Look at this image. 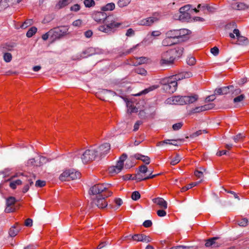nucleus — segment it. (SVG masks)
Wrapping results in <instances>:
<instances>
[{"label": "nucleus", "mask_w": 249, "mask_h": 249, "mask_svg": "<svg viewBox=\"0 0 249 249\" xmlns=\"http://www.w3.org/2000/svg\"><path fill=\"white\" fill-rule=\"evenodd\" d=\"M122 23L112 16H108L104 24L98 28L99 31L108 35L114 33L122 25Z\"/></svg>", "instance_id": "obj_1"}, {"label": "nucleus", "mask_w": 249, "mask_h": 249, "mask_svg": "<svg viewBox=\"0 0 249 249\" xmlns=\"http://www.w3.org/2000/svg\"><path fill=\"white\" fill-rule=\"evenodd\" d=\"M180 79L178 75L165 77L161 79L160 83L162 85V89L166 92L173 93L176 91L178 87L177 81Z\"/></svg>", "instance_id": "obj_2"}, {"label": "nucleus", "mask_w": 249, "mask_h": 249, "mask_svg": "<svg viewBox=\"0 0 249 249\" xmlns=\"http://www.w3.org/2000/svg\"><path fill=\"white\" fill-rule=\"evenodd\" d=\"M198 99L196 94L191 96H175L167 99V103L180 105L190 104L196 102Z\"/></svg>", "instance_id": "obj_3"}, {"label": "nucleus", "mask_w": 249, "mask_h": 249, "mask_svg": "<svg viewBox=\"0 0 249 249\" xmlns=\"http://www.w3.org/2000/svg\"><path fill=\"white\" fill-rule=\"evenodd\" d=\"M189 32L190 31L186 29L172 30L167 31L165 35L172 37L178 43L187 39V35Z\"/></svg>", "instance_id": "obj_4"}, {"label": "nucleus", "mask_w": 249, "mask_h": 249, "mask_svg": "<svg viewBox=\"0 0 249 249\" xmlns=\"http://www.w3.org/2000/svg\"><path fill=\"white\" fill-rule=\"evenodd\" d=\"M68 30L67 26H58L51 29L50 34L51 35V39L54 41L62 38L67 34Z\"/></svg>", "instance_id": "obj_5"}, {"label": "nucleus", "mask_w": 249, "mask_h": 249, "mask_svg": "<svg viewBox=\"0 0 249 249\" xmlns=\"http://www.w3.org/2000/svg\"><path fill=\"white\" fill-rule=\"evenodd\" d=\"M98 153L99 151L92 147L86 150L81 157L82 162L86 163L94 160L98 156Z\"/></svg>", "instance_id": "obj_6"}, {"label": "nucleus", "mask_w": 249, "mask_h": 249, "mask_svg": "<svg viewBox=\"0 0 249 249\" xmlns=\"http://www.w3.org/2000/svg\"><path fill=\"white\" fill-rule=\"evenodd\" d=\"M109 184H97L91 187L89 191L90 195H96L103 193L102 195L107 194V192H109L107 190L108 186Z\"/></svg>", "instance_id": "obj_7"}, {"label": "nucleus", "mask_w": 249, "mask_h": 249, "mask_svg": "<svg viewBox=\"0 0 249 249\" xmlns=\"http://www.w3.org/2000/svg\"><path fill=\"white\" fill-rule=\"evenodd\" d=\"M161 59L160 62V65H169L173 63L175 59L170 50L164 52L161 54Z\"/></svg>", "instance_id": "obj_8"}, {"label": "nucleus", "mask_w": 249, "mask_h": 249, "mask_svg": "<svg viewBox=\"0 0 249 249\" xmlns=\"http://www.w3.org/2000/svg\"><path fill=\"white\" fill-rule=\"evenodd\" d=\"M112 194V193L111 192H108L107 194L99 195L94 200L93 202L99 208L103 209L106 208L107 204L105 198L111 196Z\"/></svg>", "instance_id": "obj_9"}, {"label": "nucleus", "mask_w": 249, "mask_h": 249, "mask_svg": "<svg viewBox=\"0 0 249 249\" xmlns=\"http://www.w3.org/2000/svg\"><path fill=\"white\" fill-rule=\"evenodd\" d=\"M127 237L129 239L137 242L149 243L151 241V238L149 236H146L144 234H130Z\"/></svg>", "instance_id": "obj_10"}, {"label": "nucleus", "mask_w": 249, "mask_h": 249, "mask_svg": "<svg viewBox=\"0 0 249 249\" xmlns=\"http://www.w3.org/2000/svg\"><path fill=\"white\" fill-rule=\"evenodd\" d=\"M92 18L96 22L104 23L108 18L107 14L104 11H94L92 14Z\"/></svg>", "instance_id": "obj_11"}, {"label": "nucleus", "mask_w": 249, "mask_h": 249, "mask_svg": "<svg viewBox=\"0 0 249 249\" xmlns=\"http://www.w3.org/2000/svg\"><path fill=\"white\" fill-rule=\"evenodd\" d=\"M46 162V159L44 157H38L36 159L35 158L30 159L27 162L28 165L40 166Z\"/></svg>", "instance_id": "obj_12"}, {"label": "nucleus", "mask_w": 249, "mask_h": 249, "mask_svg": "<svg viewBox=\"0 0 249 249\" xmlns=\"http://www.w3.org/2000/svg\"><path fill=\"white\" fill-rule=\"evenodd\" d=\"M158 20L159 18L155 17H149L140 20L138 24L139 25L150 26Z\"/></svg>", "instance_id": "obj_13"}, {"label": "nucleus", "mask_w": 249, "mask_h": 249, "mask_svg": "<svg viewBox=\"0 0 249 249\" xmlns=\"http://www.w3.org/2000/svg\"><path fill=\"white\" fill-rule=\"evenodd\" d=\"M98 151V156H102L109 152L110 145L109 143H105L101 145L98 148H96Z\"/></svg>", "instance_id": "obj_14"}, {"label": "nucleus", "mask_w": 249, "mask_h": 249, "mask_svg": "<svg viewBox=\"0 0 249 249\" xmlns=\"http://www.w3.org/2000/svg\"><path fill=\"white\" fill-rule=\"evenodd\" d=\"M152 201L161 209H166L167 208V203L163 198L157 197L153 199Z\"/></svg>", "instance_id": "obj_15"}, {"label": "nucleus", "mask_w": 249, "mask_h": 249, "mask_svg": "<svg viewBox=\"0 0 249 249\" xmlns=\"http://www.w3.org/2000/svg\"><path fill=\"white\" fill-rule=\"evenodd\" d=\"M160 174H155L154 175H151V174H150L149 175L145 177H143L141 176L140 173H138L135 175L132 178V180H137L138 181H140L142 180H147L150 178H153L159 175Z\"/></svg>", "instance_id": "obj_16"}, {"label": "nucleus", "mask_w": 249, "mask_h": 249, "mask_svg": "<svg viewBox=\"0 0 249 249\" xmlns=\"http://www.w3.org/2000/svg\"><path fill=\"white\" fill-rule=\"evenodd\" d=\"M170 50L175 59L176 58H179L182 55L184 49L181 46H178L175 49Z\"/></svg>", "instance_id": "obj_17"}, {"label": "nucleus", "mask_w": 249, "mask_h": 249, "mask_svg": "<svg viewBox=\"0 0 249 249\" xmlns=\"http://www.w3.org/2000/svg\"><path fill=\"white\" fill-rule=\"evenodd\" d=\"M218 238H219L217 237H214L207 240L205 243L206 247L216 248L219 246L220 244L216 242V240H217Z\"/></svg>", "instance_id": "obj_18"}, {"label": "nucleus", "mask_w": 249, "mask_h": 249, "mask_svg": "<svg viewBox=\"0 0 249 249\" xmlns=\"http://www.w3.org/2000/svg\"><path fill=\"white\" fill-rule=\"evenodd\" d=\"M177 43V42L172 37L168 36H166V37L162 41V44L164 46H171Z\"/></svg>", "instance_id": "obj_19"}, {"label": "nucleus", "mask_w": 249, "mask_h": 249, "mask_svg": "<svg viewBox=\"0 0 249 249\" xmlns=\"http://www.w3.org/2000/svg\"><path fill=\"white\" fill-rule=\"evenodd\" d=\"M137 160H142L146 164H149L150 162V159L149 157L140 154H136L134 156Z\"/></svg>", "instance_id": "obj_20"}, {"label": "nucleus", "mask_w": 249, "mask_h": 249, "mask_svg": "<svg viewBox=\"0 0 249 249\" xmlns=\"http://www.w3.org/2000/svg\"><path fill=\"white\" fill-rule=\"evenodd\" d=\"M70 173L71 170H66L61 174L59 177V179L61 181L70 180Z\"/></svg>", "instance_id": "obj_21"}, {"label": "nucleus", "mask_w": 249, "mask_h": 249, "mask_svg": "<svg viewBox=\"0 0 249 249\" xmlns=\"http://www.w3.org/2000/svg\"><path fill=\"white\" fill-rule=\"evenodd\" d=\"M148 58L146 57H136V61L133 62V65L137 66L142 64L146 63Z\"/></svg>", "instance_id": "obj_22"}, {"label": "nucleus", "mask_w": 249, "mask_h": 249, "mask_svg": "<svg viewBox=\"0 0 249 249\" xmlns=\"http://www.w3.org/2000/svg\"><path fill=\"white\" fill-rule=\"evenodd\" d=\"M17 225V223L14 226H12L9 231V234L12 237L16 236L20 230L19 229L17 228L16 225Z\"/></svg>", "instance_id": "obj_23"}, {"label": "nucleus", "mask_w": 249, "mask_h": 249, "mask_svg": "<svg viewBox=\"0 0 249 249\" xmlns=\"http://www.w3.org/2000/svg\"><path fill=\"white\" fill-rule=\"evenodd\" d=\"M9 182V185L12 189H15L17 187L15 184L14 180H11V178L6 180L4 183L0 184V192L1 191V188H2L3 186L6 185Z\"/></svg>", "instance_id": "obj_24"}, {"label": "nucleus", "mask_w": 249, "mask_h": 249, "mask_svg": "<svg viewBox=\"0 0 249 249\" xmlns=\"http://www.w3.org/2000/svg\"><path fill=\"white\" fill-rule=\"evenodd\" d=\"M80 173L78 171H75L73 169L71 170L70 180H74L80 178Z\"/></svg>", "instance_id": "obj_25"}, {"label": "nucleus", "mask_w": 249, "mask_h": 249, "mask_svg": "<svg viewBox=\"0 0 249 249\" xmlns=\"http://www.w3.org/2000/svg\"><path fill=\"white\" fill-rule=\"evenodd\" d=\"M115 7V4L114 3H109L107 4L105 6H103L101 8V10L103 11H112L113 9H114Z\"/></svg>", "instance_id": "obj_26"}, {"label": "nucleus", "mask_w": 249, "mask_h": 249, "mask_svg": "<svg viewBox=\"0 0 249 249\" xmlns=\"http://www.w3.org/2000/svg\"><path fill=\"white\" fill-rule=\"evenodd\" d=\"M247 8V6L242 2L236 3L232 6V8L237 10H245Z\"/></svg>", "instance_id": "obj_27"}, {"label": "nucleus", "mask_w": 249, "mask_h": 249, "mask_svg": "<svg viewBox=\"0 0 249 249\" xmlns=\"http://www.w3.org/2000/svg\"><path fill=\"white\" fill-rule=\"evenodd\" d=\"M179 19L182 21H185L191 18V15L189 13H179Z\"/></svg>", "instance_id": "obj_28"}, {"label": "nucleus", "mask_w": 249, "mask_h": 249, "mask_svg": "<svg viewBox=\"0 0 249 249\" xmlns=\"http://www.w3.org/2000/svg\"><path fill=\"white\" fill-rule=\"evenodd\" d=\"M127 158V155L126 154H123L120 157L119 160L118 161L117 164H118V167L120 168H123L124 166V162Z\"/></svg>", "instance_id": "obj_29"}, {"label": "nucleus", "mask_w": 249, "mask_h": 249, "mask_svg": "<svg viewBox=\"0 0 249 249\" xmlns=\"http://www.w3.org/2000/svg\"><path fill=\"white\" fill-rule=\"evenodd\" d=\"M199 182H200V181H198V182H192L191 183H190V184L187 185L186 186L183 187L181 189V192H185L187 190H189V189H191L192 187H195V186L197 185L199 183Z\"/></svg>", "instance_id": "obj_30"}, {"label": "nucleus", "mask_w": 249, "mask_h": 249, "mask_svg": "<svg viewBox=\"0 0 249 249\" xmlns=\"http://www.w3.org/2000/svg\"><path fill=\"white\" fill-rule=\"evenodd\" d=\"M181 158L179 154H177L175 157L173 158L170 161V164L172 165H175L178 164Z\"/></svg>", "instance_id": "obj_31"}, {"label": "nucleus", "mask_w": 249, "mask_h": 249, "mask_svg": "<svg viewBox=\"0 0 249 249\" xmlns=\"http://www.w3.org/2000/svg\"><path fill=\"white\" fill-rule=\"evenodd\" d=\"M16 202V199L15 197L10 196L6 199V206H12Z\"/></svg>", "instance_id": "obj_32"}, {"label": "nucleus", "mask_w": 249, "mask_h": 249, "mask_svg": "<svg viewBox=\"0 0 249 249\" xmlns=\"http://www.w3.org/2000/svg\"><path fill=\"white\" fill-rule=\"evenodd\" d=\"M37 32V28L36 27H31L26 33V36L28 37H31Z\"/></svg>", "instance_id": "obj_33"}, {"label": "nucleus", "mask_w": 249, "mask_h": 249, "mask_svg": "<svg viewBox=\"0 0 249 249\" xmlns=\"http://www.w3.org/2000/svg\"><path fill=\"white\" fill-rule=\"evenodd\" d=\"M122 169V168L120 169V168L118 167V164L116 163L115 166L109 167V173L111 174H117L119 173Z\"/></svg>", "instance_id": "obj_34"}, {"label": "nucleus", "mask_w": 249, "mask_h": 249, "mask_svg": "<svg viewBox=\"0 0 249 249\" xmlns=\"http://www.w3.org/2000/svg\"><path fill=\"white\" fill-rule=\"evenodd\" d=\"M236 223L239 226L241 227H246L248 225V220L246 218H243L241 220H237Z\"/></svg>", "instance_id": "obj_35"}, {"label": "nucleus", "mask_w": 249, "mask_h": 249, "mask_svg": "<svg viewBox=\"0 0 249 249\" xmlns=\"http://www.w3.org/2000/svg\"><path fill=\"white\" fill-rule=\"evenodd\" d=\"M53 18H54V16L53 15L48 14L44 17V18L42 21V23L44 24L49 23L52 20H53Z\"/></svg>", "instance_id": "obj_36"}, {"label": "nucleus", "mask_w": 249, "mask_h": 249, "mask_svg": "<svg viewBox=\"0 0 249 249\" xmlns=\"http://www.w3.org/2000/svg\"><path fill=\"white\" fill-rule=\"evenodd\" d=\"M127 107L128 108V111L130 113L137 112L138 111V108H136L131 103H128L127 104Z\"/></svg>", "instance_id": "obj_37"}, {"label": "nucleus", "mask_w": 249, "mask_h": 249, "mask_svg": "<svg viewBox=\"0 0 249 249\" xmlns=\"http://www.w3.org/2000/svg\"><path fill=\"white\" fill-rule=\"evenodd\" d=\"M233 86H229L226 87H223L222 88V91L223 95L229 93H231V90H233Z\"/></svg>", "instance_id": "obj_38"}, {"label": "nucleus", "mask_w": 249, "mask_h": 249, "mask_svg": "<svg viewBox=\"0 0 249 249\" xmlns=\"http://www.w3.org/2000/svg\"><path fill=\"white\" fill-rule=\"evenodd\" d=\"M203 107H204L203 106H202L201 107H196L195 108H192L190 111V114H194V113H199V112H202V111H204V109Z\"/></svg>", "instance_id": "obj_39"}, {"label": "nucleus", "mask_w": 249, "mask_h": 249, "mask_svg": "<svg viewBox=\"0 0 249 249\" xmlns=\"http://www.w3.org/2000/svg\"><path fill=\"white\" fill-rule=\"evenodd\" d=\"M245 137V136L241 133H239L237 135L234 136L233 137V140L235 142H242L244 138Z\"/></svg>", "instance_id": "obj_40"}, {"label": "nucleus", "mask_w": 249, "mask_h": 249, "mask_svg": "<svg viewBox=\"0 0 249 249\" xmlns=\"http://www.w3.org/2000/svg\"><path fill=\"white\" fill-rule=\"evenodd\" d=\"M131 0H119L117 4L120 7L126 6L130 2Z\"/></svg>", "instance_id": "obj_41"}, {"label": "nucleus", "mask_w": 249, "mask_h": 249, "mask_svg": "<svg viewBox=\"0 0 249 249\" xmlns=\"http://www.w3.org/2000/svg\"><path fill=\"white\" fill-rule=\"evenodd\" d=\"M237 41L240 45H245L248 43L247 38L242 36H240L239 38H237Z\"/></svg>", "instance_id": "obj_42"}, {"label": "nucleus", "mask_w": 249, "mask_h": 249, "mask_svg": "<svg viewBox=\"0 0 249 249\" xmlns=\"http://www.w3.org/2000/svg\"><path fill=\"white\" fill-rule=\"evenodd\" d=\"M135 73L142 75H145L147 73L146 71L142 68H137L134 70Z\"/></svg>", "instance_id": "obj_43"}, {"label": "nucleus", "mask_w": 249, "mask_h": 249, "mask_svg": "<svg viewBox=\"0 0 249 249\" xmlns=\"http://www.w3.org/2000/svg\"><path fill=\"white\" fill-rule=\"evenodd\" d=\"M84 3L86 7H91L95 5V1L93 0H85Z\"/></svg>", "instance_id": "obj_44"}, {"label": "nucleus", "mask_w": 249, "mask_h": 249, "mask_svg": "<svg viewBox=\"0 0 249 249\" xmlns=\"http://www.w3.org/2000/svg\"><path fill=\"white\" fill-rule=\"evenodd\" d=\"M191 5H186L183 7H181L179 9V13H189V11L190 10Z\"/></svg>", "instance_id": "obj_45"}, {"label": "nucleus", "mask_w": 249, "mask_h": 249, "mask_svg": "<svg viewBox=\"0 0 249 249\" xmlns=\"http://www.w3.org/2000/svg\"><path fill=\"white\" fill-rule=\"evenodd\" d=\"M141 197V195L138 191H134L131 195V198L134 200H138Z\"/></svg>", "instance_id": "obj_46"}, {"label": "nucleus", "mask_w": 249, "mask_h": 249, "mask_svg": "<svg viewBox=\"0 0 249 249\" xmlns=\"http://www.w3.org/2000/svg\"><path fill=\"white\" fill-rule=\"evenodd\" d=\"M236 27V24L234 22H230L225 25V28L226 30H231Z\"/></svg>", "instance_id": "obj_47"}, {"label": "nucleus", "mask_w": 249, "mask_h": 249, "mask_svg": "<svg viewBox=\"0 0 249 249\" xmlns=\"http://www.w3.org/2000/svg\"><path fill=\"white\" fill-rule=\"evenodd\" d=\"M149 171L147 167L145 165H142L139 167L138 173L145 174Z\"/></svg>", "instance_id": "obj_48"}, {"label": "nucleus", "mask_w": 249, "mask_h": 249, "mask_svg": "<svg viewBox=\"0 0 249 249\" xmlns=\"http://www.w3.org/2000/svg\"><path fill=\"white\" fill-rule=\"evenodd\" d=\"M12 58V54L10 53H6L4 54L3 59L6 62H9L11 61Z\"/></svg>", "instance_id": "obj_49"}, {"label": "nucleus", "mask_w": 249, "mask_h": 249, "mask_svg": "<svg viewBox=\"0 0 249 249\" xmlns=\"http://www.w3.org/2000/svg\"><path fill=\"white\" fill-rule=\"evenodd\" d=\"M178 76L179 77L180 76H181L182 78H183V77H184V78H188L192 77L193 76V74L190 71H185L182 72Z\"/></svg>", "instance_id": "obj_50"}, {"label": "nucleus", "mask_w": 249, "mask_h": 249, "mask_svg": "<svg viewBox=\"0 0 249 249\" xmlns=\"http://www.w3.org/2000/svg\"><path fill=\"white\" fill-rule=\"evenodd\" d=\"M196 62V58L194 57L190 56L187 59V63L189 65H194L195 64Z\"/></svg>", "instance_id": "obj_51"}, {"label": "nucleus", "mask_w": 249, "mask_h": 249, "mask_svg": "<svg viewBox=\"0 0 249 249\" xmlns=\"http://www.w3.org/2000/svg\"><path fill=\"white\" fill-rule=\"evenodd\" d=\"M232 89L233 90H231V93L233 96L238 95L241 92V90L239 88L235 89L233 87Z\"/></svg>", "instance_id": "obj_52"}, {"label": "nucleus", "mask_w": 249, "mask_h": 249, "mask_svg": "<svg viewBox=\"0 0 249 249\" xmlns=\"http://www.w3.org/2000/svg\"><path fill=\"white\" fill-rule=\"evenodd\" d=\"M197 8H199V9L203 10L205 9H207L208 11H211V9L212 8V7H211L208 4H204V5H202L201 4H199L197 5Z\"/></svg>", "instance_id": "obj_53"}, {"label": "nucleus", "mask_w": 249, "mask_h": 249, "mask_svg": "<svg viewBox=\"0 0 249 249\" xmlns=\"http://www.w3.org/2000/svg\"><path fill=\"white\" fill-rule=\"evenodd\" d=\"M183 125V123L182 122L178 123L175 124H174L172 126V128L174 130L177 131L179 130L181 128Z\"/></svg>", "instance_id": "obj_54"}, {"label": "nucleus", "mask_w": 249, "mask_h": 249, "mask_svg": "<svg viewBox=\"0 0 249 249\" xmlns=\"http://www.w3.org/2000/svg\"><path fill=\"white\" fill-rule=\"evenodd\" d=\"M245 98V95L244 94H240L239 96L235 97L233 99L234 103L240 102L244 100Z\"/></svg>", "instance_id": "obj_55"}, {"label": "nucleus", "mask_w": 249, "mask_h": 249, "mask_svg": "<svg viewBox=\"0 0 249 249\" xmlns=\"http://www.w3.org/2000/svg\"><path fill=\"white\" fill-rule=\"evenodd\" d=\"M46 185L45 181L37 180L36 182V186L37 187H42Z\"/></svg>", "instance_id": "obj_56"}, {"label": "nucleus", "mask_w": 249, "mask_h": 249, "mask_svg": "<svg viewBox=\"0 0 249 249\" xmlns=\"http://www.w3.org/2000/svg\"><path fill=\"white\" fill-rule=\"evenodd\" d=\"M68 0H62L59 1L58 3V6H59V8H61L66 6L68 3Z\"/></svg>", "instance_id": "obj_57"}, {"label": "nucleus", "mask_w": 249, "mask_h": 249, "mask_svg": "<svg viewBox=\"0 0 249 249\" xmlns=\"http://www.w3.org/2000/svg\"><path fill=\"white\" fill-rule=\"evenodd\" d=\"M158 87H159V86L157 85H153L152 86L149 87L147 89H145L143 91V92L145 93H147L150 91H152L155 89H157V88H158Z\"/></svg>", "instance_id": "obj_58"}, {"label": "nucleus", "mask_w": 249, "mask_h": 249, "mask_svg": "<svg viewBox=\"0 0 249 249\" xmlns=\"http://www.w3.org/2000/svg\"><path fill=\"white\" fill-rule=\"evenodd\" d=\"M158 87H159V86L157 85H153L152 86L149 87L147 89H145L143 91V92L145 93H147L150 91H152L155 89H157V88H158Z\"/></svg>", "instance_id": "obj_59"}, {"label": "nucleus", "mask_w": 249, "mask_h": 249, "mask_svg": "<svg viewBox=\"0 0 249 249\" xmlns=\"http://www.w3.org/2000/svg\"><path fill=\"white\" fill-rule=\"evenodd\" d=\"M214 105L213 103H210L203 106L204 111L208 110L213 108Z\"/></svg>", "instance_id": "obj_60"}, {"label": "nucleus", "mask_w": 249, "mask_h": 249, "mask_svg": "<svg viewBox=\"0 0 249 249\" xmlns=\"http://www.w3.org/2000/svg\"><path fill=\"white\" fill-rule=\"evenodd\" d=\"M211 52L214 55L216 56L219 53V49L217 47H214L211 49Z\"/></svg>", "instance_id": "obj_61"}, {"label": "nucleus", "mask_w": 249, "mask_h": 249, "mask_svg": "<svg viewBox=\"0 0 249 249\" xmlns=\"http://www.w3.org/2000/svg\"><path fill=\"white\" fill-rule=\"evenodd\" d=\"M80 9V6L78 4H75L71 7V10L74 12L78 11Z\"/></svg>", "instance_id": "obj_62"}, {"label": "nucleus", "mask_w": 249, "mask_h": 249, "mask_svg": "<svg viewBox=\"0 0 249 249\" xmlns=\"http://www.w3.org/2000/svg\"><path fill=\"white\" fill-rule=\"evenodd\" d=\"M141 124H142V121H137L136 123L134 124L133 131H137L139 129V126Z\"/></svg>", "instance_id": "obj_63"}, {"label": "nucleus", "mask_w": 249, "mask_h": 249, "mask_svg": "<svg viewBox=\"0 0 249 249\" xmlns=\"http://www.w3.org/2000/svg\"><path fill=\"white\" fill-rule=\"evenodd\" d=\"M134 34V31L132 29L129 28L127 30L125 35L127 36H133Z\"/></svg>", "instance_id": "obj_64"}]
</instances>
